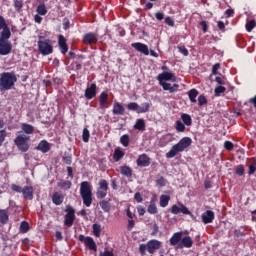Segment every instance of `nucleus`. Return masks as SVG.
Instances as JSON below:
<instances>
[{"instance_id":"b1692460","label":"nucleus","mask_w":256,"mask_h":256,"mask_svg":"<svg viewBox=\"0 0 256 256\" xmlns=\"http://www.w3.org/2000/svg\"><path fill=\"white\" fill-rule=\"evenodd\" d=\"M21 129L24 131V133H26V135H31L35 131L33 125L27 123L22 124Z\"/></svg>"},{"instance_id":"a878e982","label":"nucleus","mask_w":256,"mask_h":256,"mask_svg":"<svg viewBox=\"0 0 256 256\" xmlns=\"http://www.w3.org/2000/svg\"><path fill=\"white\" fill-rule=\"evenodd\" d=\"M197 95H199V91H197V89H191L188 92V97L192 103H197Z\"/></svg>"},{"instance_id":"aec40b11","label":"nucleus","mask_w":256,"mask_h":256,"mask_svg":"<svg viewBox=\"0 0 256 256\" xmlns=\"http://www.w3.org/2000/svg\"><path fill=\"white\" fill-rule=\"evenodd\" d=\"M22 194H23L24 199H29L31 201V199H33V187L25 186L22 189Z\"/></svg>"},{"instance_id":"f03ea898","label":"nucleus","mask_w":256,"mask_h":256,"mask_svg":"<svg viewBox=\"0 0 256 256\" xmlns=\"http://www.w3.org/2000/svg\"><path fill=\"white\" fill-rule=\"evenodd\" d=\"M193 141L189 137L182 138L177 144H175L171 150L166 154L167 159H173L177 155V153L183 152V150L187 149V147L191 146Z\"/></svg>"},{"instance_id":"412c9836","label":"nucleus","mask_w":256,"mask_h":256,"mask_svg":"<svg viewBox=\"0 0 256 256\" xmlns=\"http://www.w3.org/2000/svg\"><path fill=\"white\" fill-rule=\"evenodd\" d=\"M101 209H103V211L105 213H109V211H111V199L108 198L106 200H102L100 203H99Z\"/></svg>"},{"instance_id":"4d7b16f0","label":"nucleus","mask_w":256,"mask_h":256,"mask_svg":"<svg viewBox=\"0 0 256 256\" xmlns=\"http://www.w3.org/2000/svg\"><path fill=\"white\" fill-rule=\"evenodd\" d=\"M221 69V64L220 63H216L213 68H212V75H217V70Z\"/></svg>"},{"instance_id":"69168bd1","label":"nucleus","mask_w":256,"mask_h":256,"mask_svg":"<svg viewBox=\"0 0 256 256\" xmlns=\"http://www.w3.org/2000/svg\"><path fill=\"white\" fill-rule=\"evenodd\" d=\"M134 197H135L137 203H141V201H143V197H141V193H139V192H137Z\"/></svg>"},{"instance_id":"603ef678","label":"nucleus","mask_w":256,"mask_h":256,"mask_svg":"<svg viewBox=\"0 0 256 256\" xmlns=\"http://www.w3.org/2000/svg\"><path fill=\"white\" fill-rule=\"evenodd\" d=\"M178 50L180 51V53H182V55H184V57H187V55H189V51L187 50V48H185V46H178Z\"/></svg>"},{"instance_id":"e2e57ef3","label":"nucleus","mask_w":256,"mask_h":256,"mask_svg":"<svg viewBox=\"0 0 256 256\" xmlns=\"http://www.w3.org/2000/svg\"><path fill=\"white\" fill-rule=\"evenodd\" d=\"M63 161L66 165H71V156H64Z\"/></svg>"},{"instance_id":"c03bdc74","label":"nucleus","mask_w":256,"mask_h":256,"mask_svg":"<svg viewBox=\"0 0 256 256\" xmlns=\"http://www.w3.org/2000/svg\"><path fill=\"white\" fill-rule=\"evenodd\" d=\"M20 231L21 233H27V231H29V223L26 221H23L20 225Z\"/></svg>"},{"instance_id":"6e6552de","label":"nucleus","mask_w":256,"mask_h":256,"mask_svg":"<svg viewBox=\"0 0 256 256\" xmlns=\"http://www.w3.org/2000/svg\"><path fill=\"white\" fill-rule=\"evenodd\" d=\"M66 216H65V225L67 227H71L73 225V221H75V209L71 206L66 207Z\"/></svg>"},{"instance_id":"cd10ccee","label":"nucleus","mask_w":256,"mask_h":256,"mask_svg":"<svg viewBox=\"0 0 256 256\" xmlns=\"http://www.w3.org/2000/svg\"><path fill=\"white\" fill-rule=\"evenodd\" d=\"M169 201H171V196L161 195L160 196V207H167V205H169Z\"/></svg>"},{"instance_id":"473e14b6","label":"nucleus","mask_w":256,"mask_h":256,"mask_svg":"<svg viewBox=\"0 0 256 256\" xmlns=\"http://www.w3.org/2000/svg\"><path fill=\"white\" fill-rule=\"evenodd\" d=\"M134 128L137 129L138 131H145V120L138 119L136 121V124L134 125Z\"/></svg>"},{"instance_id":"9b49d317","label":"nucleus","mask_w":256,"mask_h":256,"mask_svg":"<svg viewBox=\"0 0 256 256\" xmlns=\"http://www.w3.org/2000/svg\"><path fill=\"white\" fill-rule=\"evenodd\" d=\"M183 247H186L187 249L193 247V239L189 236H185L177 245V249H183Z\"/></svg>"},{"instance_id":"a211bd4d","label":"nucleus","mask_w":256,"mask_h":256,"mask_svg":"<svg viewBox=\"0 0 256 256\" xmlns=\"http://www.w3.org/2000/svg\"><path fill=\"white\" fill-rule=\"evenodd\" d=\"M58 44H59L61 53L63 54L67 53L68 51L67 39H65L63 35H59Z\"/></svg>"},{"instance_id":"a19ab883","label":"nucleus","mask_w":256,"mask_h":256,"mask_svg":"<svg viewBox=\"0 0 256 256\" xmlns=\"http://www.w3.org/2000/svg\"><path fill=\"white\" fill-rule=\"evenodd\" d=\"M127 109H129L130 111H137V113H139V105L135 102H131L127 105Z\"/></svg>"},{"instance_id":"0e129e2a","label":"nucleus","mask_w":256,"mask_h":256,"mask_svg":"<svg viewBox=\"0 0 256 256\" xmlns=\"http://www.w3.org/2000/svg\"><path fill=\"white\" fill-rule=\"evenodd\" d=\"M139 251H140V253L145 254V251H147V245L141 244L139 246Z\"/></svg>"},{"instance_id":"3c124183","label":"nucleus","mask_w":256,"mask_h":256,"mask_svg":"<svg viewBox=\"0 0 256 256\" xmlns=\"http://www.w3.org/2000/svg\"><path fill=\"white\" fill-rule=\"evenodd\" d=\"M245 173V168H243V165H239L236 167V174L240 177Z\"/></svg>"},{"instance_id":"2f4dec72","label":"nucleus","mask_w":256,"mask_h":256,"mask_svg":"<svg viewBox=\"0 0 256 256\" xmlns=\"http://www.w3.org/2000/svg\"><path fill=\"white\" fill-rule=\"evenodd\" d=\"M179 241H181V233H175L170 239V245H179Z\"/></svg>"},{"instance_id":"774afa93","label":"nucleus","mask_w":256,"mask_h":256,"mask_svg":"<svg viewBox=\"0 0 256 256\" xmlns=\"http://www.w3.org/2000/svg\"><path fill=\"white\" fill-rule=\"evenodd\" d=\"M249 103H252L256 109V95L255 97L249 99Z\"/></svg>"},{"instance_id":"09e8293b","label":"nucleus","mask_w":256,"mask_h":256,"mask_svg":"<svg viewBox=\"0 0 256 256\" xmlns=\"http://www.w3.org/2000/svg\"><path fill=\"white\" fill-rule=\"evenodd\" d=\"M83 141L84 143H88L89 142V130L87 128L83 129Z\"/></svg>"},{"instance_id":"4468645a","label":"nucleus","mask_w":256,"mask_h":256,"mask_svg":"<svg viewBox=\"0 0 256 256\" xmlns=\"http://www.w3.org/2000/svg\"><path fill=\"white\" fill-rule=\"evenodd\" d=\"M159 247H161V242L158 240H150L147 243L148 253H155V251H157V249H159Z\"/></svg>"},{"instance_id":"58836bf2","label":"nucleus","mask_w":256,"mask_h":256,"mask_svg":"<svg viewBox=\"0 0 256 256\" xmlns=\"http://www.w3.org/2000/svg\"><path fill=\"white\" fill-rule=\"evenodd\" d=\"M37 13L38 15H47V8L44 6V4H40L37 7Z\"/></svg>"},{"instance_id":"5701e85b","label":"nucleus","mask_w":256,"mask_h":256,"mask_svg":"<svg viewBox=\"0 0 256 256\" xmlns=\"http://www.w3.org/2000/svg\"><path fill=\"white\" fill-rule=\"evenodd\" d=\"M84 245L88 247V249H91L92 251H97V245L91 237H87L86 242H84Z\"/></svg>"},{"instance_id":"39448f33","label":"nucleus","mask_w":256,"mask_h":256,"mask_svg":"<svg viewBox=\"0 0 256 256\" xmlns=\"http://www.w3.org/2000/svg\"><path fill=\"white\" fill-rule=\"evenodd\" d=\"M38 49L42 55H51L53 53V41L50 39L43 40V36H39Z\"/></svg>"},{"instance_id":"1a4fd4ad","label":"nucleus","mask_w":256,"mask_h":256,"mask_svg":"<svg viewBox=\"0 0 256 256\" xmlns=\"http://www.w3.org/2000/svg\"><path fill=\"white\" fill-rule=\"evenodd\" d=\"M157 79L159 83H167V81H172L173 83H175V81H177L175 74H173L172 72H163L158 75Z\"/></svg>"},{"instance_id":"423d86ee","label":"nucleus","mask_w":256,"mask_h":256,"mask_svg":"<svg viewBox=\"0 0 256 256\" xmlns=\"http://www.w3.org/2000/svg\"><path fill=\"white\" fill-rule=\"evenodd\" d=\"M29 139L30 137L25 134H18L15 138L14 143L22 153L29 151Z\"/></svg>"},{"instance_id":"dca6fc26","label":"nucleus","mask_w":256,"mask_h":256,"mask_svg":"<svg viewBox=\"0 0 256 256\" xmlns=\"http://www.w3.org/2000/svg\"><path fill=\"white\" fill-rule=\"evenodd\" d=\"M97 41H98L97 36L94 33H88L83 38V43H85L86 45L97 43Z\"/></svg>"},{"instance_id":"72a5a7b5","label":"nucleus","mask_w":256,"mask_h":256,"mask_svg":"<svg viewBox=\"0 0 256 256\" xmlns=\"http://www.w3.org/2000/svg\"><path fill=\"white\" fill-rule=\"evenodd\" d=\"M125 153L121 151V148H116L114 151V161H121L123 159Z\"/></svg>"},{"instance_id":"338daca9","label":"nucleus","mask_w":256,"mask_h":256,"mask_svg":"<svg viewBox=\"0 0 256 256\" xmlns=\"http://www.w3.org/2000/svg\"><path fill=\"white\" fill-rule=\"evenodd\" d=\"M100 256H113V252L106 250L104 251V253L101 252Z\"/></svg>"},{"instance_id":"f3484780","label":"nucleus","mask_w":256,"mask_h":256,"mask_svg":"<svg viewBox=\"0 0 256 256\" xmlns=\"http://www.w3.org/2000/svg\"><path fill=\"white\" fill-rule=\"evenodd\" d=\"M96 89H97V85L91 84L90 87H88L85 91L86 99H93V97L97 95Z\"/></svg>"},{"instance_id":"c756f323","label":"nucleus","mask_w":256,"mask_h":256,"mask_svg":"<svg viewBox=\"0 0 256 256\" xmlns=\"http://www.w3.org/2000/svg\"><path fill=\"white\" fill-rule=\"evenodd\" d=\"M52 201L55 205H61V203H63V195L59 194V193H54L53 197H52Z\"/></svg>"},{"instance_id":"9d476101","label":"nucleus","mask_w":256,"mask_h":256,"mask_svg":"<svg viewBox=\"0 0 256 256\" xmlns=\"http://www.w3.org/2000/svg\"><path fill=\"white\" fill-rule=\"evenodd\" d=\"M171 213H173V215H178V213H183L184 215H191V211H189V209L183 204H179V206L173 205L171 208Z\"/></svg>"},{"instance_id":"6e6d98bb","label":"nucleus","mask_w":256,"mask_h":256,"mask_svg":"<svg viewBox=\"0 0 256 256\" xmlns=\"http://www.w3.org/2000/svg\"><path fill=\"white\" fill-rule=\"evenodd\" d=\"M215 81L218 83V85H225V77L221 78V76H217Z\"/></svg>"},{"instance_id":"052dcab7","label":"nucleus","mask_w":256,"mask_h":256,"mask_svg":"<svg viewBox=\"0 0 256 256\" xmlns=\"http://www.w3.org/2000/svg\"><path fill=\"white\" fill-rule=\"evenodd\" d=\"M156 19H158V21H163L165 14H163L162 12H157L155 14Z\"/></svg>"},{"instance_id":"4be33fe9","label":"nucleus","mask_w":256,"mask_h":256,"mask_svg":"<svg viewBox=\"0 0 256 256\" xmlns=\"http://www.w3.org/2000/svg\"><path fill=\"white\" fill-rule=\"evenodd\" d=\"M38 151H41L42 153H48L50 146L47 141L43 140L41 141L37 146Z\"/></svg>"},{"instance_id":"680f3d73","label":"nucleus","mask_w":256,"mask_h":256,"mask_svg":"<svg viewBox=\"0 0 256 256\" xmlns=\"http://www.w3.org/2000/svg\"><path fill=\"white\" fill-rule=\"evenodd\" d=\"M255 171H256V166H255V164H252V165H250L249 166V175H253V173H255Z\"/></svg>"},{"instance_id":"e433bc0d","label":"nucleus","mask_w":256,"mask_h":256,"mask_svg":"<svg viewBox=\"0 0 256 256\" xmlns=\"http://www.w3.org/2000/svg\"><path fill=\"white\" fill-rule=\"evenodd\" d=\"M92 228H93V233H94L95 237H100V235H101V225L93 224Z\"/></svg>"},{"instance_id":"f704fd0d","label":"nucleus","mask_w":256,"mask_h":256,"mask_svg":"<svg viewBox=\"0 0 256 256\" xmlns=\"http://www.w3.org/2000/svg\"><path fill=\"white\" fill-rule=\"evenodd\" d=\"M121 173L125 177H131L133 175V170H131V168L129 166H122L121 167Z\"/></svg>"},{"instance_id":"20e7f679","label":"nucleus","mask_w":256,"mask_h":256,"mask_svg":"<svg viewBox=\"0 0 256 256\" xmlns=\"http://www.w3.org/2000/svg\"><path fill=\"white\" fill-rule=\"evenodd\" d=\"M11 37V32H1L0 37V55H9L11 53V42L9 38Z\"/></svg>"},{"instance_id":"a18cd8bd","label":"nucleus","mask_w":256,"mask_h":256,"mask_svg":"<svg viewBox=\"0 0 256 256\" xmlns=\"http://www.w3.org/2000/svg\"><path fill=\"white\" fill-rule=\"evenodd\" d=\"M14 7L16 11H21L23 9V0H15Z\"/></svg>"},{"instance_id":"bf43d9fd","label":"nucleus","mask_w":256,"mask_h":256,"mask_svg":"<svg viewBox=\"0 0 256 256\" xmlns=\"http://www.w3.org/2000/svg\"><path fill=\"white\" fill-rule=\"evenodd\" d=\"M12 189L16 192V193H23V188H21L18 185L13 184L12 185Z\"/></svg>"},{"instance_id":"c85d7f7f","label":"nucleus","mask_w":256,"mask_h":256,"mask_svg":"<svg viewBox=\"0 0 256 256\" xmlns=\"http://www.w3.org/2000/svg\"><path fill=\"white\" fill-rule=\"evenodd\" d=\"M3 30L2 33H11V30H9V26H7V22H5V18L3 16H0V30Z\"/></svg>"},{"instance_id":"7c9ffc66","label":"nucleus","mask_w":256,"mask_h":256,"mask_svg":"<svg viewBox=\"0 0 256 256\" xmlns=\"http://www.w3.org/2000/svg\"><path fill=\"white\" fill-rule=\"evenodd\" d=\"M9 221V215L7 214V211L0 210V223L5 225Z\"/></svg>"},{"instance_id":"5fc2aeb1","label":"nucleus","mask_w":256,"mask_h":256,"mask_svg":"<svg viewBox=\"0 0 256 256\" xmlns=\"http://www.w3.org/2000/svg\"><path fill=\"white\" fill-rule=\"evenodd\" d=\"M198 103L200 106L205 105V103H207V98H205V96H203V95H200L198 97Z\"/></svg>"},{"instance_id":"49530a36","label":"nucleus","mask_w":256,"mask_h":256,"mask_svg":"<svg viewBox=\"0 0 256 256\" xmlns=\"http://www.w3.org/2000/svg\"><path fill=\"white\" fill-rule=\"evenodd\" d=\"M148 213H150L151 215H155V213H157V206H155V204L151 203L147 209Z\"/></svg>"},{"instance_id":"ddd939ff","label":"nucleus","mask_w":256,"mask_h":256,"mask_svg":"<svg viewBox=\"0 0 256 256\" xmlns=\"http://www.w3.org/2000/svg\"><path fill=\"white\" fill-rule=\"evenodd\" d=\"M150 164L151 159L146 154L140 155L139 158L137 159L138 167H149Z\"/></svg>"},{"instance_id":"ea45409f","label":"nucleus","mask_w":256,"mask_h":256,"mask_svg":"<svg viewBox=\"0 0 256 256\" xmlns=\"http://www.w3.org/2000/svg\"><path fill=\"white\" fill-rule=\"evenodd\" d=\"M256 26V22L254 20L249 21L246 24V31H248V33H251V31H253V29H255Z\"/></svg>"},{"instance_id":"13d9d810","label":"nucleus","mask_w":256,"mask_h":256,"mask_svg":"<svg viewBox=\"0 0 256 256\" xmlns=\"http://www.w3.org/2000/svg\"><path fill=\"white\" fill-rule=\"evenodd\" d=\"M224 147H225V149H227L228 151H232V149H233V144L231 143V141H226V142L224 143Z\"/></svg>"},{"instance_id":"c9c22d12","label":"nucleus","mask_w":256,"mask_h":256,"mask_svg":"<svg viewBox=\"0 0 256 256\" xmlns=\"http://www.w3.org/2000/svg\"><path fill=\"white\" fill-rule=\"evenodd\" d=\"M120 143L123 145V147H129V135L125 134L121 136Z\"/></svg>"},{"instance_id":"79ce46f5","label":"nucleus","mask_w":256,"mask_h":256,"mask_svg":"<svg viewBox=\"0 0 256 256\" xmlns=\"http://www.w3.org/2000/svg\"><path fill=\"white\" fill-rule=\"evenodd\" d=\"M182 121L185 123V125L190 126L192 123L191 116L188 114H182Z\"/></svg>"},{"instance_id":"de8ad7c7","label":"nucleus","mask_w":256,"mask_h":256,"mask_svg":"<svg viewBox=\"0 0 256 256\" xmlns=\"http://www.w3.org/2000/svg\"><path fill=\"white\" fill-rule=\"evenodd\" d=\"M176 130L183 133L185 131V124H183L181 121L176 122Z\"/></svg>"},{"instance_id":"4c0bfd02","label":"nucleus","mask_w":256,"mask_h":256,"mask_svg":"<svg viewBox=\"0 0 256 256\" xmlns=\"http://www.w3.org/2000/svg\"><path fill=\"white\" fill-rule=\"evenodd\" d=\"M149 111V103H144L141 106H138V113H147Z\"/></svg>"},{"instance_id":"37998d69","label":"nucleus","mask_w":256,"mask_h":256,"mask_svg":"<svg viewBox=\"0 0 256 256\" xmlns=\"http://www.w3.org/2000/svg\"><path fill=\"white\" fill-rule=\"evenodd\" d=\"M225 91H227V88H225L224 86H218L215 88L214 93L216 97H219V95H221V93H225Z\"/></svg>"},{"instance_id":"bb28decb","label":"nucleus","mask_w":256,"mask_h":256,"mask_svg":"<svg viewBox=\"0 0 256 256\" xmlns=\"http://www.w3.org/2000/svg\"><path fill=\"white\" fill-rule=\"evenodd\" d=\"M113 113L114 115H123L125 113V108L119 103L114 104L113 108Z\"/></svg>"},{"instance_id":"2eb2a0df","label":"nucleus","mask_w":256,"mask_h":256,"mask_svg":"<svg viewBox=\"0 0 256 256\" xmlns=\"http://www.w3.org/2000/svg\"><path fill=\"white\" fill-rule=\"evenodd\" d=\"M213 219H215V213L211 210H207L202 214V221L207 225V223H213Z\"/></svg>"},{"instance_id":"0eeeda50","label":"nucleus","mask_w":256,"mask_h":256,"mask_svg":"<svg viewBox=\"0 0 256 256\" xmlns=\"http://www.w3.org/2000/svg\"><path fill=\"white\" fill-rule=\"evenodd\" d=\"M109 189V184L107 180H100L99 181V188L97 190V198L98 199H105L107 197V191Z\"/></svg>"},{"instance_id":"f257e3e1","label":"nucleus","mask_w":256,"mask_h":256,"mask_svg":"<svg viewBox=\"0 0 256 256\" xmlns=\"http://www.w3.org/2000/svg\"><path fill=\"white\" fill-rule=\"evenodd\" d=\"M17 83L15 72H4L0 74V91H9Z\"/></svg>"},{"instance_id":"864d4df0","label":"nucleus","mask_w":256,"mask_h":256,"mask_svg":"<svg viewBox=\"0 0 256 256\" xmlns=\"http://www.w3.org/2000/svg\"><path fill=\"white\" fill-rule=\"evenodd\" d=\"M165 23H166V25H169V27L175 26V21H173V18H171V17H166Z\"/></svg>"},{"instance_id":"f8f14e48","label":"nucleus","mask_w":256,"mask_h":256,"mask_svg":"<svg viewBox=\"0 0 256 256\" xmlns=\"http://www.w3.org/2000/svg\"><path fill=\"white\" fill-rule=\"evenodd\" d=\"M131 47L135 49L136 51H139L140 53H143L144 55H149V47L143 43H132Z\"/></svg>"},{"instance_id":"393cba45","label":"nucleus","mask_w":256,"mask_h":256,"mask_svg":"<svg viewBox=\"0 0 256 256\" xmlns=\"http://www.w3.org/2000/svg\"><path fill=\"white\" fill-rule=\"evenodd\" d=\"M109 97V94H107V92H102L101 95H100V107L101 109H105L107 106H106V103H107V99Z\"/></svg>"},{"instance_id":"7ed1b4c3","label":"nucleus","mask_w":256,"mask_h":256,"mask_svg":"<svg viewBox=\"0 0 256 256\" xmlns=\"http://www.w3.org/2000/svg\"><path fill=\"white\" fill-rule=\"evenodd\" d=\"M80 195L83 199V203L85 207H91V203H93L91 185L89 182L84 181L80 184Z\"/></svg>"},{"instance_id":"8fccbe9b","label":"nucleus","mask_w":256,"mask_h":256,"mask_svg":"<svg viewBox=\"0 0 256 256\" xmlns=\"http://www.w3.org/2000/svg\"><path fill=\"white\" fill-rule=\"evenodd\" d=\"M6 137H7V131L0 130V147L3 145V141H5Z\"/></svg>"},{"instance_id":"6ab92c4d","label":"nucleus","mask_w":256,"mask_h":256,"mask_svg":"<svg viewBox=\"0 0 256 256\" xmlns=\"http://www.w3.org/2000/svg\"><path fill=\"white\" fill-rule=\"evenodd\" d=\"M161 87H163L164 91H169V93H175V91H177V89H179V85L177 84H173L171 86L170 83L167 82H162L160 83Z\"/></svg>"}]
</instances>
